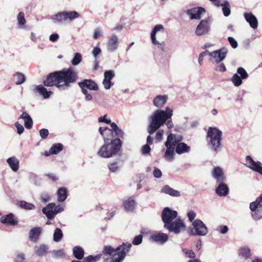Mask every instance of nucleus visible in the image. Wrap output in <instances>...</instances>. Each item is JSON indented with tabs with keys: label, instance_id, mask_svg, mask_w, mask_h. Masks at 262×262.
<instances>
[{
	"label": "nucleus",
	"instance_id": "nucleus-22",
	"mask_svg": "<svg viewBox=\"0 0 262 262\" xmlns=\"http://www.w3.org/2000/svg\"><path fill=\"white\" fill-rule=\"evenodd\" d=\"M218 185L215 189V193L220 196H225L229 193V189L228 185L224 182L217 183Z\"/></svg>",
	"mask_w": 262,
	"mask_h": 262
},
{
	"label": "nucleus",
	"instance_id": "nucleus-13",
	"mask_svg": "<svg viewBox=\"0 0 262 262\" xmlns=\"http://www.w3.org/2000/svg\"><path fill=\"white\" fill-rule=\"evenodd\" d=\"M63 208L60 206H56L54 203H49L46 207L42 208V211L49 220L53 219L56 214L63 211Z\"/></svg>",
	"mask_w": 262,
	"mask_h": 262
},
{
	"label": "nucleus",
	"instance_id": "nucleus-4",
	"mask_svg": "<svg viewBox=\"0 0 262 262\" xmlns=\"http://www.w3.org/2000/svg\"><path fill=\"white\" fill-rule=\"evenodd\" d=\"M206 142L209 149L218 153L222 148V132L215 127H210L207 132Z\"/></svg>",
	"mask_w": 262,
	"mask_h": 262
},
{
	"label": "nucleus",
	"instance_id": "nucleus-45",
	"mask_svg": "<svg viewBox=\"0 0 262 262\" xmlns=\"http://www.w3.org/2000/svg\"><path fill=\"white\" fill-rule=\"evenodd\" d=\"M17 81L16 82V84L17 85L21 84L24 83L25 81V75L19 72H17L16 73Z\"/></svg>",
	"mask_w": 262,
	"mask_h": 262
},
{
	"label": "nucleus",
	"instance_id": "nucleus-3",
	"mask_svg": "<svg viewBox=\"0 0 262 262\" xmlns=\"http://www.w3.org/2000/svg\"><path fill=\"white\" fill-rule=\"evenodd\" d=\"M178 213L168 207L164 208L161 218L164 223V228L170 233L179 235L186 229L185 222L181 218L176 219Z\"/></svg>",
	"mask_w": 262,
	"mask_h": 262
},
{
	"label": "nucleus",
	"instance_id": "nucleus-42",
	"mask_svg": "<svg viewBox=\"0 0 262 262\" xmlns=\"http://www.w3.org/2000/svg\"><path fill=\"white\" fill-rule=\"evenodd\" d=\"M101 256V254H98L95 256L89 255L84 258L83 262H96L100 259Z\"/></svg>",
	"mask_w": 262,
	"mask_h": 262
},
{
	"label": "nucleus",
	"instance_id": "nucleus-1",
	"mask_svg": "<svg viewBox=\"0 0 262 262\" xmlns=\"http://www.w3.org/2000/svg\"><path fill=\"white\" fill-rule=\"evenodd\" d=\"M111 126L112 129L107 127H100L99 129L104 142L98 151V155L101 158L121 155L122 141L120 138H123L125 134L115 123H111Z\"/></svg>",
	"mask_w": 262,
	"mask_h": 262
},
{
	"label": "nucleus",
	"instance_id": "nucleus-14",
	"mask_svg": "<svg viewBox=\"0 0 262 262\" xmlns=\"http://www.w3.org/2000/svg\"><path fill=\"white\" fill-rule=\"evenodd\" d=\"M158 31H160L162 32H164V28L162 25H157L154 28L152 31L151 32L150 37L151 42L154 45H158V48L160 49L162 51H165V43L164 41L162 42H159L157 40L156 35Z\"/></svg>",
	"mask_w": 262,
	"mask_h": 262
},
{
	"label": "nucleus",
	"instance_id": "nucleus-48",
	"mask_svg": "<svg viewBox=\"0 0 262 262\" xmlns=\"http://www.w3.org/2000/svg\"><path fill=\"white\" fill-rule=\"evenodd\" d=\"M125 252L123 250V251L119 252V256H117V257L113 258L112 259L111 262H120L121 260H122L125 258Z\"/></svg>",
	"mask_w": 262,
	"mask_h": 262
},
{
	"label": "nucleus",
	"instance_id": "nucleus-19",
	"mask_svg": "<svg viewBox=\"0 0 262 262\" xmlns=\"http://www.w3.org/2000/svg\"><path fill=\"white\" fill-rule=\"evenodd\" d=\"M205 12L204 8L198 7L187 10V14L190 16L191 19H200L201 14Z\"/></svg>",
	"mask_w": 262,
	"mask_h": 262
},
{
	"label": "nucleus",
	"instance_id": "nucleus-40",
	"mask_svg": "<svg viewBox=\"0 0 262 262\" xmlns=\"http://www.w3.org/2000/svg\"><path fill=\"white\" fill-rule=\"evenodd\" d=\"M221 6L223 7L222 10L224 16L226 17L228 16L231 13L229 2L225 1L224 4H221Z\"/></svg>",
	"mask_w": 262,
	"mask_h": 262
},
{
	"label": "nucleus",
	"instance_id": "nucleus-24",
	"mask_svg": "<svg viewBox=\"0 0 262 262\" xmlns=\"http://www.w3.org/2000/svg\"><path fill=\"white\" fill-rule=\"evenodd\" d=\"M41 228L39 227L32 228L29 232L30 240L34 243L37 242L41 234Z\"/></svg>",
	"mask_w": 262,
	"mask_h": 262
},
{
	"label": "nucleus",
	"instance_id": "nucleus-52",
	"mask_svg": "<svg viewBox=\"0 0 262 262\" xmlns=\"http://www.w3.org/2000/svg\"><path fill=\"white\" fill-rule=\"evenodd\" d=\"M237 71L238 74L241 75V77L242 79H245L248 76V75L247 72L246 71V70L244 68H243L242 67L238 68L237 69Z\"/></svg>",
	"mask_w": 262,
	"mask_h": 262
},
{
	"label": "nucleus",
	"instance_id": "nucleus-12",
	"mask_svg": "<svg viewBox=\"0 0 262 262\" xmlns=\"http://www.w3.org/2000/svg\"><path fill=\"white\" fill-rule=\"evenodd\" d=\"M172 137V141L176 140V143L174 145L176 152L179 155L184 153H188L191 149L190 146L187 145L186 143L182 142L183 137L181 135L174 134Z\"/></svg>",
	"mask_w": 262,
	"mask_h": 262
},
{
	"label": "nucleus",
	"instance_id": "nucleus-31",
	"mask_svg": "<svg viewBox=\"0 0 262 262\" xmlns=\"http://www.w3.org/2000/svg\"><path fill=\"white\" fill-rule=\"evenodd\" d=\"M167 99L168 97L166 95H159L156 97L154 99V104L157 107H161L166 103Z\"/></svg>",
	"mask_w": 262,
	"mask_h": 262
},
{
	"label": "nucleus",
	"instance_id": "nucleus-26",
	"mask_svg": "<svg viewBox=\"0 0 262 262\" xmlns=\"http://www.w3.org/2000/svg\"><path fill=\"white\" fill-rule=\"evenodd\" d=\"M34 93H38L40 95L42 96L44 99H48L50 97V95L53 93L52 91H47L42 85H39L35 86L33 90Z\"/></svg>",
	"mask_w": 262,
	"mask_h": 262
},
{
	"label": "nucleus",
	"instance_id": "nucleus-60",
	"mask_svg": "<svg viewBox=\"0 0 262 262\" xmlns=\"http://www.w3.org/2000/svg\"><path fill=\"white\" fill-rule=\"evenodd\" d=\"M217 230L222 234H225L228 230V228L227 226H220L219 227Z\"/></svg>",
	"mask_w": 262,
	"mask_h": 262
},
{
	"label": "nucleus",
	"instance_id": "nucleus-54",
	"mask_svg": "<svg viewBox=\"0 0 262 262\" xmlns=\"http://www.w3.org/2000/svg\"><path fill=\"white\" fill-rule=\"evenodd\" d=\"M39 135L41 139H45L47 138L49 135V131L47 129L43 128L39 130Z\"/></svg>",
	"mask_w": 262,
	"mask_h": 262
},
{
	"label": "nucleus",
	"instance_id": "nucleus-59",
	"mask_svg": "<svg viewBox=\"0 0 262 262\" xmlns=\"http://www.w3.org/2000/svg\"><path fill=\"white\" fill-rule=\"evenodd\" d=\"M187 216L189 219V220L190 222H192L196 216V213L194 211L191 210L188 212Z\"/></svg>",
	"mask_w": 262,
	"mask_h": 262
},
{
	"label": "nucleus",
	"instance_id": "nucleus-17",
	"mask_svg": "<svg viewBox=\"0 0 262 262\" xmlns=\"http://www.w3.org/2000/svg\"><path fill=\"white\" fill-rule=\"evenodd\" d=\"M150 240L152 242L163 245L168 240V236L166 233L157 232L150 236Z\"/></svg>",
	"mask_w": 262,
	"mask_h": 262
},
{
	"label": "nucleus",
	"instance_id": "nucleus-20",
	"mask_svg": "<svg viewBox=\"0 0 262 262\" xmlns=\"http://www.w3.org/2000/svg\"><path fill=\"white\" fill-rule=\"evenodd\" d=\"M212 176L215 180L216 183L225 182L226 181V177L224 172L220 167H215L212 171Z\"/></svg>",
	"mask_w": 262,
	"mask_h": 262
},
{
	"label": "nucleus",
	"instance_id": "nucleus-55",
	"mask_svg": "<svg viewBox=\"0 0 262 262\" xmlns=\"http://www.w3.org/2000/svg\"><path fill=\"white\" fill-rule=\"evenodd\" d=\"M150 150L149 145L145 144L142 147L141 152L143 155H147L150 152Z\"/></svg>",
	"mask_w": 262,
	"mask_h": 262
},
{
	"label": "nucleus",
	"instance_id": "nucleus-39",
	"mask_svg": "<svg viewBox=\"0 0 262 262\" xmlns=\"http://www.w3.org/2000/svg\"><path fill=\"white\" fill-rule=\"evenodd\" d=\"M63 149V146L60 143L54 144L50 149V152L51 154H57L61 151Z\"/></svg>",
	"mask_w": 262,
	"mask_h": 262
},
{
	"label": "nucleus",
	"instance_id": "nucleus-35",
	"mask_svg": "<svg viewBox=\"0 0 262 262\" xmlns=\"http://www.w3.org/2000/svg\"><path fill=\"white\" fill-rule=\"evenodd\" d=\"M58 201L63 202L67 198V190L64 187H61L58 189L57 192Z\"/></svg>",
	"mask_w": 262,
	"mask_h": 262
},
{
	"label": "nucleus",
	"instance_id": "nucleus-18",
	"mask_svg": "<svg viewBox=\"0 0 262 262\" xmlns=\"http://www.w3.org/2000/svg\"><path fill=\"white\" fill-rule=\"evenodd\" d=\"M209 30V23L207 20H202L196 28L195 34L201 36L207 34Z\"/></svg>",
	"mask_w": 262,
	"mask_h": 262
},
{
	"label": "nucleus",
	"instance_id": "nucleus-32",
	"mask_svg": "<svg viewBox=\"0 0 262 262\" xmlns=\"http://www.w3.org/2000/svg\"><path fill=\"white\" fill-rule=\"evenodd\" d=\"M19 121L21 123L24 122V125L27 129H31L33 125V120L30 116H20L19 117Z\"/></svg>",
	"mask_w": 262,
	"mask_h": 262
},
{
	"label": "nucleus",
	"instance_id": "nucleus-38",
	"mask_svg": "<svg viewBox=\"0 0 262 262\" xmlns=\"http://www.w3.org/2000/svg\"><path fill=\"white\" fill-rule=\"evenodd\" d=\"M63 237V233L59 228H56L53 233V241L55 242L61 241Z\"/></svg>",
	"mask_w": 262,
	"mask_h": 262
},
{
	"label": "nucleus",
	"instance_id": "nucleus-29",
	"mask_svg": "<svg viewBox=\"0 0 262 262\" xmlns=\"http://www.w3.org/2000/svg\"><path fill=\"white\" fill-rule=\"evenodd\" d=\"M7 162L13 171H17L19 168V160L15 157H11L7 160Z\"/></svg>",
	"mask_w": 262,
	"mask_h": 262
},
{
	"label": "nucleus",
	"instance_id": "nucleus-61",
	"mask_svg": "<svg viewBox=\"0 0 262 262\" xmlns=\"http://www.w3.org/2000/svg\"><path fill=\"white\" fill-rule=\"evenodd\" d=\"M209 52L208 50H205L204 52L201 53V54L199 55L198 59L200 64H202L201 62L203 60V57L207 54H209Z\"/></svg>",
	"mask_w": 262,
	"mask_h": 262
},
{
	"label": "nucleus",
	"instance_id": "nucleus-7",
	"mask_svg": "<svg viewBox=\"0 0 262 262\" xmlns=\"http://www.w3.org/2000/svg\"><path fill=\"white\" fill-rule=\"evenodd\" d=\"M132 244L130 243H123L116 249L113 248L111 246H105L103 248V253L104 255H109L113 257L115 256H119V252L123 251L126 253L129 251L132 247Z\"/></svg>",
	"mask_w": 262,
	"mask_h": 262
},
{
	"label": "nucleus",
	"instance_id": "nucleus-34",
	"mask_svg": "<svg viewBox=\"0 0 262 262\" xmlns=\"http://www.w3.org/2000/svg\"><path fill=\"white\" fill-rule=\"evenodd\" d=\"M238 255L245 259L249 258L251 256L250 249L246 247L241 248L238 250Z\"/></svg>",
	"mask_w": 262,
	"mask_h": 262
},
{
	"label": "nucleus",
	"instance_id": "nucleus-43",
	"mask_svg": "<svg viewBox=\"0 0 262 262\" xmlns=\"http://www.w3.org/2000/svg\"><path fill=\"white\" fill-rule=\"evenodd\" d=\"M231 81L236 86H238L242 83V78L237 74L233 75Z\"/></svg>",
	"mask_w": 262,
	"mask_h": 262
},
{
	"label": "nucleus",
	"instance_id": "nucleus-16",
	"mask_svg": "<svg viewBox=\"0 0 262 262\" xmlns=\"http://www.w3.org/2000/svg\"><path fill=\"white\" fill-rule=\"evenodd\" d=\"M227 50L225 48L214 51L209 53V55L214 59V61L218 63L223 60L226 56Z\"/></svg>",
	"mask_w": 262,
	"mask_h": 262
},
{
	"label": "nucleus",
	"instance_id": "nucleus-46",
	"mask_svg": "<svg viewBox=\"0 0 262 262\" xmlns=\"http://www.w3.org/2000/svg\"><path fill=\"white\" fill-rule=\"evenodd\" d=\"M108 167L110 170L112 172H115L119 170V166L118 165V163L117 162H113L112 163H110L108 165Z\"/></svg>",
	"mask_w": 262,
	"mask_h": 262
},
{
	"label": "nucleus",
	"instance_id": "nucleus-33",
	"mask_svg": "<svg viewBox=\"0 0 262 262\" xmlns=\"http://www.w3.org/2000/svg\"><path fill=\"white\" fill-rule=\"evenodd\" d=\"M84 252L83 249L79 246H75L73 248V254L77 259H81L83 258Z\"/></svg>",
	"mask_w": 262,
	"mask_h": 262
},
{
	"label": "nucleus",
	"instance_id": "nucleus-11",
	"mask_svg": "<svg viewBox=\"0 0 262 262\" xmlns=\"http://www.w3.org/2000/svg\"><path fill=\"white\" fill-rule=\"evenodd\" d=\"M79 16V14L76 11H63L54 15L53 20L55 23H60L67 21H71Z\"/></svg>",
	"mask_w": 262,
	"mask_h": 262
},
{
	"label": "nucleus",
	"instance_id": "nucleus-62",
	"mask_svg": "<svg viewBox=\"0 0 262 262\" xmlns=\"http://www.w3.org/2000/svg\"><path fill=\"white\" fill-rule=\"evenodd\" d=\"M215 70L216 71L223 72L226 71V68L224 63H221L218 67L216 68Z\"/></svg>",
	"mask_w": 262,
	"mask_h": 262
},
{
	"label": "nucleus",
	"instance_id": "nucleus-23",
	"mask_svg": "<svg viewBox=\"0 0 262 262\" xmlns=\"http://www.w3.org/2000/svg\"><path fill=\"white\" fill-rule=\"evenodd\" d=\"M104 79L103 80V84L105 89H110L112 82L111 79L114 77L115 73L113 71H106L104 74Z\"/></svg>",
	"mask_w": 262,
	"mask_h": 262
},
{
	"label": "nucleus",
	"instance_id": "nucleus-6",
	"mask_svg": "<svg viewBox=\"0 0 262 262\" xmlns=\"http://www.w3.org/2000/svg\"><path fill=\"white\" fill-rule=\"evenodd\" d=\"M189 231L191 235L199 236L206 235L208 232L205 225L199 219L192 222V226L189 227Z\"/></svg>",
	"mask_w": 262,
	"mask_h": 262
},
{
	"label": "nucleus",
	"instance_id": "nucleus-28",
	"mask_svg": "<svg viewBox=\"0 0 262 262\" xmlns=\"http://www.w3.org/2000/svg\"><path fill=\"white\" fill-rule=\"evenodd\" d=\"M244 17L246 21L249 23L250 26L253 29L257 28L258 21L256 17L251 13H245Z\"/></svg>",
	"mask_w": 262,
	"mask_h": 262
},
{
	"label": "nucleus",
	"instance_id": "nucleus-51",
	"mask_svg": "<svg viewBox=\"0 0 262 262\" xmlns=\"http://www.w3.org/2000/svg\"><path fill=\"white\" fill-rule=\"evenodd\" d=\"M40 198L42 202L43 203H47L51 200L50 195L47 192L42 193L40 195Z\"/></svg>",
	"mask_w": 262,
	"mask_h": 262
},
{
	"label": "nucleus",
	"instance_id": "nucleus-53",
	"mask_svg": "<svg viewBox=\"0 0 262 262\" xmlns=\"http://www.w3.org/2000/svg\"><path fill=\"white\" fill-rule=\"evenodd\" d=\"M142 235H138L134 237V239L133 240L132 243L135 245H138L142 243Z\"/></svg>",
	"mask_w": 262,
	"mask_h": 262
},
{
	"label": "nucleus",
	"instance_id": "nucleus-57",
	"mask_svg": "<svg viewBox=\"0 0 262 262\" xmlns=\"http://www.w3.org/2000/svg\"><path fill=\"white\" fill-rule=\"evenodd\" d=\"M154 176L156 178H160L162 177V172L158 168L155 167L153 171Z\"/></svg>",
	"mask_w": 262,
	"mask_h": 262
},
{
	"label": "nucleus",
	"instance_id": "nucleus-21",
	"mask_svg": "<svg viewBox=\"0 0 262 262\" xmlns=\"http://www.w3.org/2000/svg\"><path fill=\"white\" fill-rule=\"evenodd\" d=\"M1 222L5 224L15 226L18 224V221L14 217V214L10 213L1 217Z\"/></svg>",
	"mask_w": 262,
	"mask_h": 262
},
{
	"label": "nucleus",
	"instance_id": "nucleus-9",
	"mask_svg": "<svg viewBox=\"0 0 262 262\" xmlns=\"http://www.w3.org/2000/svg\"><path fill=\"white\" fill-rule=\"evenodd\" d=\"M171 116H152L150 117V123L148 128L150 135H152L166 121V117Z\"/></svg>",
	"mask_w": 262,
	"mask_h": 262
},
{
	"label": "nucleus",
	"instance_id": "nucleus-5",
	"mask_svg": "<svg viewBox=\"0 0 262 262\" xmlns=\"http://www.w3.org/2000/svg\"><path fill=\"white\" fill-rule=\"evenodd\" d=\"M79 87L81 89L83 94L85 95V98L87 101L92 99L91 94L88 93L87 89L93 91L98 90L97 84L92 79H84L78 83Z\"/></svg>",
	"mask_w": 262,
	"mask_h": 262
},
{
	"label": "nucleus",
	"instance_id": "nucleus-15",
	"mask_svg": "<svg viewBox=\"0 0 262 262\" xmlns=\"http://www.w3.org/2000/svg\"><path fill=\"white\" fill-rule=\"evenodd\" d=\"M245 162V165L248 167L262 175V163L260 162H255L250 156L246 157Z\"/></svg>",
	"mask_w": 262,
	"mask_h": 262
},
{
	"label": "nucleus",
	"instance_id": "nucleus-2",
	"mask_svg": "<svg viewBox=\"0 0 262 262\" xmlns=\"http://www.w3.org/2000/svg\"><path fill=\"white\" fill-rule=\"evenodd\" d=\"M78 78L76 71L72 68L50 73L43 81L46 86H55L61 90H64L74 83Z\"/></svg>",
	"mask_w": 262,
	"mask_h": 262
},
{
	"label": "nucleus",
	"instance_id": "nucleus-25",
	"mask_svg": "<svg viewBox=\"0 0 262 262\" xmlns=\"http://www.w3.org/2000/svg\"><path fill=\"white\" fill-rule=\"evenodd\" d=\"M161 192L173 197H179L181 196V193L179 191L174 189L168 185L163 186L161 190Z\"/></svg>",
	"mask_w": 262,
	"mask_h": 262
},
{
	"label": "nucleus",
	"instance_id": "nucleus-50",
	"mask_svg": "<svg viewBox=\"0 0 262 262\" xmlns=\"http://www.w3.org/2000/svg\"><path fill=\"white\" fill-rule=\"evenodd\" d=\"M53 255L54 257L59 258L64 256V252L63 249L54 250L52 252Z\"/></svg>",
	"mask_w": 262,
	"mask_h": 262
},
{
	"label": "nucleus",
	"instance_id": "nucleus-10",
	"mask_svg": "<svg viewBox=\"0 0 262 262\" xmlns=\"http://www.w3.org/2000/svg\"><path fill=\"white\" fill-rule=\"evenodd\" d=\"M173 136H174L173 134H170L165 142V146L167 149L165 152L164 158L167 161L169 162L173 161L174 156V145H176V142L174 140V141H172Z\"/></svg>",
	"mask_w": 262,
	"mask_h": 262
},
{
	"label": "nucleus",
	"instance_id": "nucleus-44",
	"mask_svg": "<svg viewBox=\"0 0 262 262\" xmlns=\"http://www.w3.org/2000/svg\"><path fill=\"white\" fill-rule=\"evenodd\" d=\"M82 60V56L79 53H76L72 61V64L73 66H76Z\"/></svg>",
	"mask_w": 262,
	"mask_h": 262
},
{
	"label": "nucleus",
	"instance_id": "nucleus-41",
	"mask_svg": "<svg viewBox=\"0 0 262 262\" xmlns=\"http://www.w3.org/2000/svg\"><path fill=\"white\" fill-rule=\"evenodd\" d=\"M173 111L169 107H167L165 110H158L152 115H172Z\"/></svg>",
	"mask_w": 262,
	"mask_h": 262
},
{
	"label": "nucleus",
	"instance_id": "nucleus-8",
	"mask_svg": "<svg viewBox=\"0 0 262 262\" xmlns=\"http://www.w3.org/2000/svg\"><path fill=\"white\" fill-rule=\"evenodd\" d=\"M251 216L254 220L262 219V193L257 198L255 201L250 204Z\"/></svg>",
	"mask_w": 262,
	"mask_h": 262
},
{
	"label": "nucleus",
	"instance_id": "nucleus-49",
	"mask_svg": "<svg viewBox=\"0 0 262 262\" xmlns=\"http://www.w3.org/2000/svg\"><path fill=\"white\" fill-rule=\"evenodd\" d=\"M22 123L21 121H19V119L18 121L15 123V126L17 128V132L19 135H21L24 130V128L21 124Z\"/></svg>",
	"mask_w": 262,
	"mask_h": 262
},
{
	"label": "nucleus",
	"instance_id": "nucleus-37",
	"mask_svg": "<svg viewBox=\"0 0 262 262\" xmlns=\"http://www.w3.org/2000/svg\"><path fill=\"white\" fill-rule=\"evenodd\" d=\"M18 204L20 208L25 210H34L35 209V206L33 204L24 201L18 202Z\"/></svg>",
	"mask_w": 262,
	"mask_h": 262
},
{
	"label": "nucleus",
	"instance_id": "nucleus-30",
	"mask_svg": "<svg viewBox=\"0 0 262 262\" xmlns=\"http://www.w3.org/2000/svg\"><path fill=\"white\" fill-rule=\"evenodd\" d=\"M123 205L125 210L127 212H130L134 210L136 203L133 198H129L124 201Z\"/></svg>",
	"mask_w": 262,
	"mask_h": 262
},
{
	"label": "nucleus",
	"instance_id": "nucleus-27",
	"mask_svg": "<svg viewBox=\"0 0 262 262\" xmlns=\"http://www.w3.org/2000/svg\"><path fill=\"white\" fill-rule=\"evenodd\" d=\"M118 38L115 35H112L109 38L107 42V50L110 52H114L117 48Z\"/></svg>",
	"mask_w": 262,
	"mask_h": 262
},
{
	"label": "nucleus",
	"instance_id": "nucleus-58",
	"mask_svg": "<svg viewBox=\"0 0 262 262\" xmlns=\"http://www.w3.org/2000/svg\"><path fill=\"white\" fill-rule=\"evenodd\" d=\"M228 40L233 48L235 49L237 48V42L233 37H229Z\"/></svg>",
	"mask_w": 262,
	"mask_h": 262
},
{
	"label": "nucleus",
	"instance_id": "nucleus-56",
	"mask_svg": "<svg viewBox=\"0 0 262 262\" xmlns=\"http://www.w3.org/2000/svg\"><path fill=\"white\" fill-rule=\"evenodd\" d=\"M183 251L186 255L189 258H194L195 257V254L192 250L184 249Z\"/></svg>",
	"mask_w": 262,
	"mask_h": 262
},
{
	"label": "nucleus",
	"instance_id": "nucleus-63",
	"mask_svg": "<svg viewBox=\"0 0 262 262\" xmlns=\"http://www.w3.org/2000/svg\"><path fill=\"white\" fill-rule=\"evenodd\" d=\"M102 36V33L100 32L98 29H97L95 30L93 35L94 38L97 39Z\"/></svg>",
	"mask_w": 262,
	"mask_h": 262
},
{
	"label": "nucleus",
	"instance_id": "nucleus-47",
	"mask_svg": "<svg viewBox=\"0 0 262 262\" xmlns=\"http://www.w3.org/2000/svg\"><path fill=\"white\" fill-rule=\"evenodd\" d=\"M17 20L19 25L23 26L26 24L25 14L24 12H20L17 15Z\"/></svg>",
	"mask_w": 262,
	"mask_h": 262
},
{
	"label": "nucleus",
	"instance_id": "nucleus-64",
	"mask_svg": "<svg viewBox=\"0 0 262 262\" xmlns=\"http://www.w3.org/2000/svg\"><path fill=\"white\" fill-rule=\"evenodd\" d=\"M101 52L100 48L98 47H95L92 51V54L95 57H96Z\"/></svg>",
	"mask_w": 262,
	"mask_h": 262
},
{
	"label": "nucleus",
	"instance_id": "nucleus-36",
	"mask_svg": "<svg viewBox=\"0 0 262 262\" xmlns=\"http://www.w3.org/2000/svg\"><path fill=\"white\" fill-rule=\"evenodd\" d=\"M48 249V248L47 246L41 245L39 247H36L35 248V253L38 256H43L47 253Z\"/></svg>",
	"mask_w": 262,
	"mask_h": 262
}]
</instances>
